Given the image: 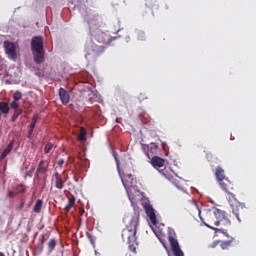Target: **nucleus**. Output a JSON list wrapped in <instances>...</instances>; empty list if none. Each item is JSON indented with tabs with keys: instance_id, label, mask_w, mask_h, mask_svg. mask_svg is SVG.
<instances>
[{
	"instance_id": "nucleus-1",
	"label": "nucleus",
	"mask_w": 256,
	"mask_h": 256,
	"mask_svg": "<svg viewBox=\"0 0 256 256\" xmlns=\"http://www.w3.org/2000/svg\"><path fill=\"white\" fill-rule=\"evenodd\" d=\"M198 209V215L202 223L208 227L209 229H212L215 231V233H222L225 235V237H229V234L227 233V229H224L223 227H229L231 225V220L227 218L225 215V211H222L220 209H215L214 211L206 210L201 214V210ZM219 225L223 226L220 228Z\"/></svg>"
},
{
	"instance_id": "nucleus-17",
	"label": "nucleus",
	"mask_w": 256,
	"mask_h": 256,
	"mask_svg": "<svg viewBox=\"0 0 256 256\" xmlns=\"http://www.w3.org/2000/svg\"><path fill=\"white\" fill-rule=\"evenodd\" d=\"M9 103L7 102H0V119H1V113L2 115H7L9 113Z\"/></svg>"
},
{
	"instance_id": "nucleus-7",
	"label": "nucleus",
	"mask_w": 256,
	"mask_h": 256,
	"mask_svg": "<svg viewBox=\"0 0 256 256\" xmlns=\"http://www.w3.org/2000/svg\"><path fill=\"white\" fill-rule=\"evenodd\" d=\"M218 185L222 189V191H225L226 193L235 190V185L233 184V182H231V180H229V178L221 180L220 182H218Z\"/></svg>"
},
{
	"instance_id": "nucleus-19",
	"label": "nucleus",
	"mask_w": 256,
	"mask_h": 256,
	"mask_svg": "<svg viewBox=\"0 0 256 256\" xmlns=\"http://www.w3.org/2000/svg\"><path fill=\"white\" fill-rule=\"evenodd\" d=\"M73 205H75V196L68 198V203L66 204L64 211H66V213H69L73 208Z\"/></svg>"
},
{
	"instance_id": "nucleus-21",
	"label": "nucleus",
	"mask_w": 256,
	"mask_h": 256,
	"mask_svg": "<svg viewBox=\"0 0 256 256\" xmlns=\"http://www.w3.org/2000/svg\"><path fill=\"white\" fill-rule=\"evenodd\" d=\"M146 7L149 9H159V3L157 0H146Z\"/></svg>"
},
{
	"instance_id": "nucleus-13",
	"label": "nucleus",
	"mask_w": 256,
	"mask_h": 256,
	"mask_svg": "<svg viewBox=\"0 0 256 256\" xmlns=\"http://www.w3.org/2000/svg\"><path fill=\"white\" fill-rule=\"evenodd\" d=\"M50 237H51V233H49V232H46L45 234H42L39 237L38 249H40V251H43L45 242L49 241Z\"/></svg>"
},
{
	"instance_id": "nucleus-30",
	"label": "nucleus",
	"mask_w": 256,
	"mask_h": 256,
	"mask_svg": "<svg viewBox=\"0 0 256 256\" xmlns=\"http://www.w3.org/2000/svg\"><path fill=\"white\" fill-rule=\"evenodd\" d=\"M51 149H53V143L48 142L44 147V153L47 155L50 153Z\"/></svg>"
},
{
	"instance_id": "nucleus-27",
	"label": "nucleus",
	"mask_w": 256,
	"mask_h": 256,
	"mask_svg": "<svg viewBox=\"0 0 256 256\" xmlns=\"http://www.w3.org/2000/svg\"><path fill=\"white\" fill-rule=\"evenodd\" d=\"M37 119H39V115L37 114L32 117V121L30 123L29 129H32V130L35 129V125H37Z\"/></svg>"
},
{
	"instance_id": "nucleus-9",
	"label": "nucleus",
	"mask_w": 256,
	"mask_h": 256,
	"mask_svg": "<svg viewBox=\"0 0 256 256\" xmlns=\"http://www.w3.org/2000/svg\"><path fill=\"white\" fill-rule=\"evenodd\" d=\"M59 97L62 105H69V101L71 99V96L69 95V92L65 90L64 88L59 89Z\"/></svg>"
},
{
	"instance_id": "nucleus-22",
	"label": "nucleus",
	"mask_w": 256,
	"mask_h": 256,
	"mask_svg": "<svg viewBox=\"0 0 256 256\" xmlns=\"http://www.w3.org/2000/svg\"><path fill=\"white\" fill-rule=\"evenodd\" d=\"M168 241L170 243L172 250L177 249V247H179V241H177V239H175V237H173L172 235L168 237Z\"/></svg>"
},
{
	"instance_id": "nucleus-4",
	"label": "nucleus",
	"mask_w": 256,
	"mask_h": 256,
	"mask_svg": "<svg viewBox=\"0 0 256 256\" xmlns=\"http://www.w3.org/2000/svg\"><path fill=\"white\" fill-rule=\"evenodd\" d=\"M31 51L33 53L34 61L37 65H41L45 61V48L43 45V37L34 36L31 39Z\"/></svg>"
},
{
	"instance_id": "nucleus-31",
	"label": "nucleus",
	"mask_w": 256,
	"mask_h": 256,
	"mask_svg": "<svg viewBox=\"0 0 256 256\" xmlns=\"http://www.w3.org/2000/svg\"><path fill=\"white\" fill-rule=\"evenodd\" d=\"M16 195H19V193H25V185L20 184L15 189Z\"/></svg>"
},
{
	"instance_id": "nucleus-16",
	"label": "nucleus",
	"mask_w": 256,
	"mask_h": 256,
	"mask_svg": "<svg viewBox=\"0 0 256 256\" xmlns=\"http://www.w3.org/2000/svg\"><path fill=\"white\" fill-rule=\"evenodd\" d=\"M14 145H15V140H11L1 154V156H0L1 160L5 159V157H7V155H9V153H11V151H13Z\"/></svg>"
},
{
	"instance_id": "nucleus-2",
	"label": "nucleus",
	"mask_w": 256,
	"mask_h": 256,
	"mask_svg": "<svg viewBox=\"0 0 256 256\" xmlns=\"http://www.w3.org/2000/svg\"><path fill=\"white\" fill-rule=\"evenodd\" d=\"M139 225V216H133L129 224L122 230V239L128 240V249L132 253H137V226Z\"/></svg>"
},
{
	"instance_id": "nucleus-6",
	"label": "nucleus",
	"mask_w": 256,
	"mask_h": 256,
	"mask_svg": "<svg viewBox=\"0 0 256 256\" xmlns=\"http://www.w3.org/2000/svg\"><path fill=\"white\" fill-rule=\"evenodd\" d=\"M6 55H8L9 59H12V61L17 60V48L15 47V44L13 42L6 41L4 43Z\"/></svg>"
},
{
	"instance_id": "nucleus-18",
	"label": "nucleus",
	"mask_w": 256,
	"mask_h": 256,
	"mask_svg": "<svg viewBox=\"0 0 256 256\" xmlns=\"http://www.w3.org/2000/svg\"><path fill=\"white\" fill-rule=\"evenodd\" d=\"M122 183L127 191V193H129V184L127 183H133V175L128 174L125 179H122Z\"/></svg>"
},
{
	"instance_id": "nucleus-8",
	"label": "nucleus",
	"mask_w": 256,
	"mask_h": 256,
	"mask_svg": "<svg viewBox=\"0 0 256 256\" xmlns=\"http://www.w3.org/2000/svg\"><path fill=\"white\" fill-rule=\"evenodd\" d=\"M144 209H145L146 215L149 217L152 225H157V216L155 215V209H153V206L151 204H146L144 206Z\"/></svg>"
},
{
	"instance_id": "nucleus-25",
	"label": "nucleus",
	"mask_w": 256,
	"mask_h": 256,
	"mask_svg": "<svg viewBox=\"0 0 256 256\" xmlns=\"http://www.w3.org/2000/svg\"><path fill=\"white\" fill-rule=\"evenodd\" d=\"M55 247H57V240L55 238H52L48 242V249L50 253L55 251Z\"/></svg>"
},
{
	"instance_id": "nucleus-24",
	"label": "nucleus",
	"mask_w": 256,
	"mask_h": 256,
	"mask_svg": "<svg viewBox=\"0 0 256 256\" xmlns=\"http://www.w3.org/2000/svg\"><path fill=\"white\" fill-rule=\"evenodd\" d=\"M235 241V238L231 237L228 241L221 242V248L222 249H229L233 245V242Z\"/></svg>"
},
{
	"instance_id": "nucleus-37",
	"label": "nucleus",
	"mask_w": 256,
	"mask_h": 256,
	"mask_svg": "<svg viewBox=\"0 0 256 256\" xmlns=\"http://www.w3.org/2000/svg\"><path fill=\"white\" fill-rule=\"evenodd\" d=\"M64 163H65V160L64 159H60V160H58L57 165H59V167H63Z\"/></svg>"
},
{
	"instance_id": "nucleus-28",
	"label": "nucleus",
	"mask_w": 256,
	"mask_h": 256,
	"mask_svg": "<svg viewBox=\"0 0 256 256\" xmlns=\"http://www.w3.org/2000/svg\"><path fill=\"white\" fill-rule=\"evenodd\" d=\"M173 255L174 256H185V254L183 253V250H181V247H177L172 249Z\"/></svg>"
},
{
	"instance_id": "nucleus-26",
	"label": "nucleus",
	"mask_w": 256,
	"mask_h": 256,
	"mask_svg": "<svg viewBox=\"0 0 256 256\" xmlns=\"http://www.w3.org/2000/svg\"><path fill=\"white\" fill-rule=\"evenodd\" d=\"M78 139L79 141H85L87 139V130H85V128H80Z\"/></svg>"
},
{
	"instance_id": "nucleus-12",
	"label": "nucleus",
	"mask_w": 256,
	"mask_h": 256,
	"mask_svg": "<svg viewBox=\"0 0 256 256\" xmlns=\"http://www.w3.org/2000/svg\"><path fill=\"white\" fill-rule=\"evenodd\" d=\"M54 179L56 189H63V187H65V182L63 181V177H61L59 172H55Z\"/></svg>"
},
{
	"instance_id": "nucleus-3",
	"label": "nucleus",
	"mask_w": 256,
	"mask_h": 256,
	"mask_svg": "<svg viewBox=\"0 0 256 256\" xmlns=\"http://www.w3.org/2000/svg\"><path fill=\"white\" fill-rule=\"evenodd\" d=\"M109 43H111L109 35L101 31L96 32L91 45L93 56L98 57L100 53H103V51H105V47H107Z\"/></svg>"
},
{
	"instance_id": "nucleus-38",
	"label": "nucleus",
	"mask_w": 256,
	"mask_h": 256,
	"mask_svg": "<svg viewBox=\"0 0 256 256\" xmlns=\"http://www.w3.org/2000/svg\"><path fill=\"white\" fill-rule=\"evenodd\" d=\"M159 241H160V243L163 245V247H164L165 249H167V246H166V244H165V239L159 238Z\"/></svg>"
},
{
	"instance_id": "nucleus-14",
	"label": "nucleus",
	"mask_w": 256,
	"mask_h": 256,
	"mask_svg": "<svg viewBox=\"0 0 256 256\" xmlns=\"http://www.w3.org/2000/svg\"><path fill=\"white\" fill-rule=\"evenodd\" d=\"M158 151H159V145H157V143H150L148 145V152L146 153L148 159H151V156H149L150 153L151 155H157Z\"/></svg>"
},
{
	"instance_id": "nucleus-40",
	"label": "nucleus",
	"mask_w": 256,
	"mask_h": 256,
	"mask_svg": "<svg viewBox=\"0 0 256 256\" xmlns=\"http://www.w3.org/2000/svg\"><path fill=\"white\" fill-rule=\"evenodd\" d=\"M23 207H25V202L20 203L19 209H23Z\"/></svg>"
},
{
	"instance_id": "nucleus-39",
	"label": "nucleus",
	"mask_w": 256,
	"mask_h": 256,
	"mask_svg": "<svg viewBox=\"0 0 256 256\" xmlns=\"http://www.w3.org/2000/svg\"><path fill=\"white\" fill-rule=\"evenodd\" d=\"M115 161H116L117 169H119V159L116 156H115Z\"/></svg>"
},
{
	"instance_id": "nucleus-10",
	"label": "nucleus",
	"mask_w": 256,
	"mask_h": 256,
	"mask_svg": "<svg viewBox=\"0 0 256 256\" xmlns=\"http://www.w3.org/2000/svg\"><path fill=\"white\" fill-rule=\"evenodd\" d=\"M152 167H154V169H159L161 167H164L165 165V159L159 157V156H153L151 158V161H150Z\"/></svg>"
},
{
	"instance_id": "nucleus-35",
	"label": "nucleus",
	"mask_w": 256,
	"mask_h": 256,
	"mask_svg": "<svg viewBox=\"0 0 256 256\" xmlns=\"http://www.w3.org/2000/svg\"><path fill=\"white\" fill-rule=\"evenodd\" d=\"M8 197H11V198L17 197V192L15 190L8 192Z\"/></svg>"
},
{
	"instance_id": "nucleus-36",
	"label": "nucleus",
	"mask_w": 256,
	"mask_h": 256,
	"mask_svg": "<svg viewBox=\"0 0 256 256\" xmlns=\"http://www.w3.org/2000/svg\"><path fill=\"white\" fill-rule=\"evenodd\" d=\"M33 131H34L33 129L29 128L28 134H27L28 139H31V136L33 135Z\"/></svg>"
},
{
	"instance_id": "nucleus-5",
	"label": "nucleus",
	"mask_w": 256,
	"mask_h": 256,
	"mask_svg": "<svg viewBox=\"0 0 256 256\" xmlns=\"http://www.w3.org/2000/svg\"><path fill=\"white\" fill-rule=\"evenodd\" d=\"M231 209L239 222H241V217L243 218L247 215V207L241 202H237L236 205L231 206Z\"/></svg>"
},
{
	"instance_id": "nucleus-34",
	"label": "nucleus",
	"mask_w": 256,
	"mask_h": 256,
	"mask_svg": "<svg viewBox=\"0 0 256 256\" xmlns=\"http://www.w3.org/2000/svg\"><path fill=\"white\" fill-rule=\"evenodd\" d=\"M10 107H11L12 109H14V111H15V110L19 109V103H17V101L13 100V101L10 103Z\"/></svg>"
},
{
	"instance_id": "nucleus-41",
	"label": "nucleus",
	"mask_w": 256,
	"mask_h": 256,
	"mask_svg": "<svg viewBox=\"0 0 256 256\" xmlns=\"http://www.w3.org/2000/svg\"><path fill=\"white\" fill-rule=\"evenodd\" d=\"M0 256H5V254H3V253H0Z\"/></svg>"
},
{
	"instance_id": "nucleus-23",
	"label": "nucleus",
	"mask_w": 256,
	"mask_h": 256,
	"mask_svg": "<svg viewBox=\"0 0 256 256\" xmlns=\"http://www.w3.org/2000/svg\"><path fill=\"white\" fill-rule=\"evenodd\" d=\"M41 209H43V200L38 199L34 205L33 211L34 213H41Z\"/></svg>"
},
{
	"instance_id": "nucleus-33",
	"label": "nucleus",
	"mask_w": 256,
	"mask_h": 256,
	"mask_svg": "<svg viewBox=\"0 0 256 256\" xmlns=\"http://www.w3.org/2000/svg\"><path fill=\"white\" fill-rule=\"evenodd\" d=\"M136 35H137V39H138L139 41H145V32H143V31H138V32L136 33Z\"/></svg>"
},
{
	"instance_id": "nucleus-15",
	"label": "nucleus",
	"mask_w": 256,
	"mask_h": 256,
	"mask_svg": "<svg viewBox=\"0 0 256 256\" xmlns=\"http://www.w3.org/2000/svg\"><path fill=\"white\" fill-rule=\"evenodd\" d=\"M226 199L230 207H232L233 205H237V203H239V200H237V196H235V194L232 191L226 192Z\"/></svg>"
},
{
	"instance_id": "nucleus-11",
	"label": "nucleus",
	"mask_w": 256,
	"mask_h": 256,
	"mask_svg": "<svg viewBox=\"0 0 256 256\" xmlns=\"http://www.w3.org/2000/svg\"><path fill=\"white\" fill-rule=\"evenodd\" d=\"M215 177H216L217 183L227 179V176H225V170L223 169V167H221V166L216 167Z\"/></svg>"
},
{
	"instance_id": "nucleus-32",
	"label": "nucleus",
	"mask_w": 256,
	"mask_h": 256,
	"mask_svg": "<svg viewBox=\"0 0 256 256\" xmlns=\"http://www.w3.org/2000/svg\"><path fill=\"white\" fill-rule=\"evenodd\" d=\"M23 97V95L21 94V92L16 91L13 94V101H21V98Z\"/></svg>"
},
{
	"instance_id": "nucleus-20",
	"label": "nucleus",
	"mask_w": 256,
	"mask_h": 256,
	"mask_svg": "<svg viewBox=\"0 0 256 256\" xmlns=\"http://www.w3.org/2000/svg\"><path fill=\"white\" fill-rule=\"evenodd\" d=\"M47 169L48 167L45 166V161L44 160H41L38 167H37V175H39V173H47Z\"/></svg>"
},
{
	"instance_id": "nucleus-29",
	"label": "nucleus",
	"mask_w": 256,
	"mask_h": 256,
	"mask_svg": "<svg viewBox=\"0 0 256 256\" xmlns=\"http://www.w3.org/2000/svg\"><path fill=\"white\" fill-rule=\"evenodd\" d=\"M21 113H23L22 109L14 110V113L12 115V121H15L19 117V115H21Z\"/></svg>"
}]
</instances>
